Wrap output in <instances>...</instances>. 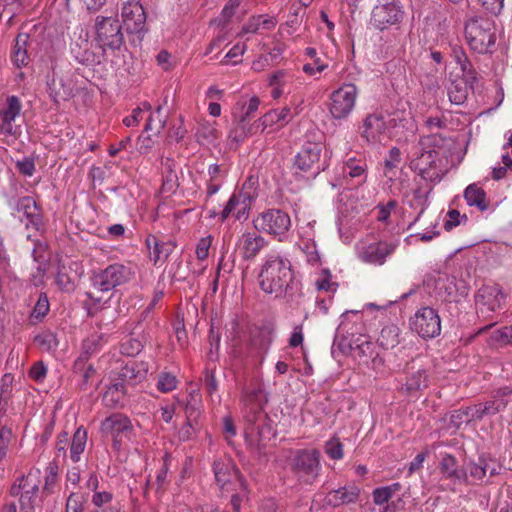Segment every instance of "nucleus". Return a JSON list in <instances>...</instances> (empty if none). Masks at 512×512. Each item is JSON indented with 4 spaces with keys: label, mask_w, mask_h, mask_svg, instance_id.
I'll return each instance as SVG.
<instances>
[{
    "label": "nucleus",
    "mask_w": 512,
    "mask_h": 512,
    "mask_svg": "<svg viewBox=\"0 0 512 512\" xmlns=\"http://www.w3.org/2000/svg\"><path fill=\"white\" fill-rule=\"evenodd\" d=\"M258 278L260 288L277 298L292 280V271L281 257L270 256L264 261Z\"/></svg>",
    "instance_id": "f257e3e1"
},
{
    "label": "nucleus",
    "mask_w": 512,
    "mask_h": 512,
    "mask_svg": "<svg viewBox=\"0 0 512 512\" xmlns=\"http://www.w3.org/2000/svg\"><path fill=\"white\" fill-rule=\"evenodd\" d=\"M464 35L469 47L479 54L491 53L497 39L494 22L481 16L466 21Z\"/></svg>",
    "instance_id": "f03ea898"
},
{
    "label": "nucleus",
    "mask_w": 512,
    "mask_h": 512,
    "mask_svg": "<svg viewBox=\"0 0 512 512\" xmlns=\"http://www.w3.org/2000/svg\"><path fill=\"white\" fill-rule=\"evenodd\" d=\"M134 277L135 271L130 264L113 263L93 274L92 285L101 292H109L127 284Z\"/></svg>",
    "instance_id": "7ed1b4c3"
},
{
    "label": "nucleus",
    "mask_w": 512,
    "mask_h": 512,
    "mask_svg": "<svg viewBox=\"0 0 512 512\" xmlns=\"http://www.w3.org/2000/svg\"><path fill=\"white\" fill-rule=\"evenodd\" d=\"M359 89L354 83H343L329 96L328 111L333 120L347 119L355 109Z\"/></svg>",
    "instance_id": "20e7f679"
},
{
    "label": "nucleus",
    "mask_w": 512,
    "mask_h": 512,
    "mask_svg": "<svg viewBox=\"0 0 512 512\" xmlns=\"http://www.w3.org/2000/svg\"><path fill=\"white\" fill-rule=\"evenodd\" d=\"M215 482L220 491L224 493L247 490V484L240 475L235 463L227 457L218 458L213 462Z\"/></svg>",
    "instance_id": "39448f33"
},
{
    "label": "nucleus",
    "mask_w": 512,
    "mask_h": 512,
    "mask_svg": "<svg viewBox=\"0 0 512 512\" xmlns=\"http://www.w3.org/2000/svg\"><path fill=\"white\" fill-rule=\"evenodd\" d=\"M96 41L100 48L118 50L124 43L120 21L116 17L97 16L95 19Z\"/></svg>",
    "instance_id": "423d86ee"
},
{
    "label": "nucleus",
    "mask_w": 512,
    "mask_h": 512,
    "mask_svg": "<svg viewBox=\"0 0 512 512\" xmlns=\"http://www.w3.org/2000/svg\"><path fill=\"white\" fill-rule=\"evenodd\" d=\"M253 177H249L238 193H234L222 211V221L226 220L231 213L236 219L245 221L249 217V211L254 201L256 188L253 187Z\"/></svg>",
    "instance_id": "0eeeda50"
},
{
    "label": "nucleus",
    "mask_w": 512,
    "mask_h": 512,
    "mask_svg": "<svg viewBox=\"0 0 512 512\" xmlns=\"http://www.w3.org/2000/svg\"><path fill=\"white\" fill-rule=\"evenodd\" d=\"M400 241L398 239L379 240L372 243L357 245V257L364 263L382 266L394 254Z\"/></svg>",
    "instance_id": "6e6552de"
},
{
    "label": "nucleus",
    "mask_w": 512,
    "mask_h": 512,
    "mask_svg": "<svg viewBox=\"0 0 512 512\" xmlns=\"http://www.w3.org/2000/svg\"><path fill=\"white\" fill-rule=\"evenodd\" d=\"M320 454L317 450H300L292 462V469L298 481L305 485H312L320 471Z\"/></svg>",
    "instance_id": "1a4fd4ad"
},
{
    "label": "nucleus",
    "mask_w": 512,
    "mask_h": 512,
    "mask_svg": "<svg viewBox=\"0 0 512 512\" xmlns=\"http://www.w3.org/2000/svg\"><path fill=\"white\" fill-rule=\"evenodd\" d=\"M410 328L423 339H432L441 333V319L432 307L418 309L410 318Z\"/></svg>",
    "instance_id": "9d476101"
},
{
    "label": "nucleus",
    "mask_w": 512,
    "mask_h": 512,
    "mask_svg": "<svg viewBox=\"0 0 512 512\" xmlns=\"http://www.w3.org/2000/svg\"><path fill=\"white\" fill-rule=\"evenodd\" d=\"M404 11L396 0H378L372 10L370 24L378 30L387 29L402 21Z\"/></svg>",
    "instance_id": "9b49d317"
},
{
    "label": "nucleus",
    "mask_w": 512,
    "mask_h": 512,
    "mask_svg": "<svg viewBox=\"0 0 512 512\" xmlns=\"http://www.w3.org/2000/svg\"><path fill=\"white\" fill-rule=\"evenodd\" d=\"M410 162L412 170L417 172L423 179L429 181H439L441 179V169L439 168L438 152L430 150H419L415 146V152Z\"/></svg>",
    "instance_id": "f8f14e48"
},
{
    "label": "nucleus",
    "mask_w": 512,
    "mask_h": 512,
    "mask_svg": "<svg viewBox=\"0 0 512 512\" xmlns=\"http://www.w3.org/2000/svg\"><path fill=\"white\" fill-rule=\"evenodd\" d=\"M405 374V382L401 386L402 393L414 395L429 386L430 376L428 369L417 361L407 364Z\"/></svg>",
    "instance_id": "ddd939ff"
},
{
    "label": "nucleus",
    "mask_w": 512,
    "mask_h": 512,
    "mask_svg": "<svg viewBox=\"0 0 512 512\" xmlns=\"http://www.w3.org/2000/svg\"><path fill=\"white\" fill-rule=\"evenodd\" d=\"M121 15L131 33L146 30V14L140 0H123Z\"/></svg>",
    "instance_id": "4468645a"
},
{
    "label": "nucleus",
    "mask_w": 512,
    "mask_h": 512,
    "mask_svg": "<svg viewBox=\"0 0 512 512\" xmlns=\"http://www.w3.org/2000/svg\"><path fill=\"white\" fill-rule=\"evenodd\" d=\"M504 299L502 288L498 284L483 285L476 294L478 311L484 315L486 312H494L501 307Z\"/></svg>",
    "instance_id": "2eb2a0df"
},
{
    "label": "nucleus",
    "mask_w": 512,
    "mask_h": 512,
    "mask_svg": "<svg viewBox=\"0 0 512 512\" xmlns=\"http://www.w3.org/2000/svg\"><path fill=\"white\" fill-rule=\"evenodd\" d=\"M321 150L319 143L308 142L304 144L296 156L295 166L301 171L311 172L314 175L318 174Z\"/></svg>",
    "instance_id": "dca6fc26"
},
{
    "label": "nucleus",
    "mask_w": 512,
    "mask_h": 512,
    "mask_svg": "<svg viewBox=\"0 0 512 512\" xmlns=\"http://www.w3.org/2000/svg\"><path fill=\"white\" fill-rule=\"evenodd\" d=\"M21 102L17 96H9L5 107L0 110V133L9 136H16L18 127L14 125L15 119L20 115Z\"/></svg>",
    "instance_id": "f3484780"
},
{
    "label": "nucleus",
    "mask_w": 512,
    "mask_h": 512,
    "mask_svg": "<svg viewBox=\"0 0 512 512\" xmlns=\"http://www.w3.org/2000/svg\"><path fill=\"white\" fill-rule=\"evenodd\" d=\"M256 113V96H253L248 105L243 104L240 108V111H236L234 113L235 118L237 119V127L235 129V139L240 141L247 134H253L254 124L256 120L254 119Z\"/></svg>",
    "instance_id": "a211bd4d"
},
{
    "label": "nucleus",
    "mask_w": 512,
    "mask_h": 512,
    "mask_svg": "<svg viewBox=\"0 0 512 512\" xmlns=\"http://www.w3.org/2000/svg\"><path fill=\"white\" fill-rule=\"evenodd\" d=\"M290 224L289 215L281 210L272 209L262 215V229L275 236L287 232Z\"/></svg>",
    "instance_id": "6ab92c4d"
},
{
    "label": "nucleus",
    "mask_w": 512,
    "mask_h": 512,
    "mask_svg": "<svg viewBox=\"0 0 512 512\" xmlns=\"http://www.w3.org/2000/svg\"><path fill=\"white\" fill-rule=\"evenodd\" d=\"M386 121L382 113H371L363 121L362 137L370 143L381 142L386 131Z\"/></svg>",
    "instance_id": "aec40b11"
},
{
    "label": "nucleus",
    "mask_w": 512,
    "mask_h": 512,
    "mask_svg": "<svg viewBox=\"0 0 512 512\" xmlns=\"http://www.w3.org/2000/svg\"><path fill=\"white\" fill-rule=\"evenodd\" d=\"M242 414L245 421L249 424L244 431L246 441L249 444L253 442L254 424L256 422V391L248 389L241 398Z\"/></svg>",
    "instance_id": "412c9836"
},
{
    "label": "nucleus",
    "mask_w": 512,
    "mask_h": 512,
    "mask_svg": "<svg viewBox=\"0 0 512 512\" xmlns=\"http://www.w3.org/2000/svg\"><path fill=\"white\" fill-rule=\"evenodd\" d=\"M368 165L364 157H349L341 167V174L345 180H357V184H363L367 178Z\"/></svg>",
    "instance_id": "4be33fe9"
},
{
    "label": "nucleus",
    "mask_w": 512,
    "mask_h": 512,
    "mask_svg": "<svg viewBox=\"0 0 512 512\" xmlns=\"http://www.w3.org/2000/svg\"><path fill=\"white\" fill-rule=\"evenodd\" d=\"M133 425L131 420L122 413H113L106 417L100 425V431L103 434L111 435L114 438L120 434L131 432Z\"/></svg>",
    "instance_id": "5701e85b"
},
{
    "label": "nucleus",
    "mask_w": 512,
    "mask_h": 512,
    "mask_svg": "<svg viewBox=\"0 0 512 512\" xmlns=\"http://www.w3.org/2000/svg\"><path fill=\"white\" fill-rule=\"evenodd\" d=\"M239 252L248 264L243 269V279L247 281L248 278H252L254 274V268L250 266L256 256V236L253 233H245L242 235L239 241Z\"/></svg>",
    "instance_id": "b1692460"
},
{
    "label": "nucleus",
    "mask_w": 512,
    "mask_h": 512,
    "mask_svg": "<svg viewBox=\"0 0 512 512\" xmlns=\"http://www.w3.org/2000/svg\"><path fill=\"white\" fill-rule=\"evenodd\" d=\"M18 212H22L27 219L26 226L40 230L42 226V215L36 201L29 196L22 197L17 202Z\"/></svg>",
    "instance_id": "393cba45"
},
{
    "label": "nucleus",
    "mask_w": 512,
    "mask_h": 512,
    "mask_svg": "<svg viewBox=\"0 0 512 512\" xmlns=\"http://www.w3.org/2000/svg\"><path fill=\"white\" fill-rule=\"evenodd\" d=\"M147 248L150 251V258L154 264L164 262L174 251L176 244L171 241H162L154 235H149L146 239Z\"/></svg>",
    "instance_id": "a878e982"
},
{
    "label": "nucleus",
    "mask_w": 512,
    "mask_h": 512,
    "mask_svg": "<svg viewBox=\"0 0 512 512\" xmlns=\"http://www.w3.org/2000/svg\"><path fill=\"white\" fill-rule=\"evenodd\" d=\"M360 489L356 486L341 487L330 491L325 497V503L331 507L354 503L358 500Z\"/></svg>",
    "instance_id": "bb28decb"
},
{
    "label": "nucleus",
    "mask_w": 512,
    "mask_h": 512,
    "mask_svg": "<svg viewBox=\"0 0 512 512\" xmlns=\"http://www.w3.org/2000/svg\"><path fill=\"white\" fill-rule=\"evenodd\" d=\"M512 402V387H501L493 392L492 399L484 402L490 416L503 411Z\"/></svg>",
    "instance_id": "cd10ccee"
},
{
    "label": "nucleus",
    "mask_w": 512,
    "mask_h": 512,
    "mask_svg": "<svg viewBox=\"0 0 512 512\" xmlns=\"http://www.w3.org/2000/svg\"><path fill=\"white\" fill-rule=\"evenodd\" d=\"M39 490V481L32 474L28 473L26 476H21L11 486L10 495L17 497L18 495H35L37 496Z\"/></svg>",
    "instance_id": "c85d7f7f"
},
{
    "label": "nucleus",
    "mask_w": 512,
    "mask_h": 512,
    "mask_svg": "<svg viewBox=\"0 0 512 512\" xmlns=\"http://www.w3.org/2000/svg\"><path fill=\"white\" fill-rule=\"evenodd\" d=\"M29 42V35L27 33H19L15 39L11 59L17 67L27 66L29 63V56L27 46Z\"/></svg>",
    "instance_id": "c756f323"
},
{
    "label": "nucleus",
    "mask_w": 512,
    "mask_h": 512,
    "mask_svg": "<svg viewBox=\"0 0 512 512\" xmlns=\"http://www.w3.org/2000/svg\"><path fill=\"white\" fill-rule=\"evenodd\" d=\"M143 363L138 364L130 361L123 366L119 372L120 379L127 384H135L146 377L147 369L142 367Z\"/></svg>",
    "instance_id": "7c9ffc66"
},
{
    "label": "nucleus",
    "mask_w": 512,
    "mask_h": 512,
    "mask_svg": "<svg viewBox=\"0 0 512 512\" xmlns=\"http://www.w3.org/2000/svg\"><path fill=\"white\" fill-rule=\"evenodd\" d=\"M464 198L469 206H475L480 211H485L489 207L485 191L477 184H470L466 187Z\"/></svg>",
    "instance_id": "2f4dec72"
},
{
    "label": "nucleus",
    "mask_w": 512,
    "mask_h": 512,
    "mask_svg": "<svg viewBox=\"0 0 512 512\" xmlns=\"http://www.w3.org/2000/svg\"><path fill=\"white\" fill-rule=\"evenodd\" d=\"M48 92L54 102L67 100L71 94L72 89L66 85L62 78L53 73L51 79L47 82Z\"/></svg>",
    "instance_id": "473e14b6"
},
{
    "label": "nucleus",
    "mask_w": 512,
    "mask_h": 512,
    "mask_svg": "<svg viewBox=\"0 0 512 512\" xmlns=\"http://www.w3.org/2000/svg\"><path fill=\"white\" fill-rule=\"evenodd\" d=\"M453 55L457 64L460 66L466 82L470 84L475 83L477 81V73L469 61L466 53L461 48L456 47L453 49Z\"/></svg>",
    "instance_id": "72a5a7b5"
},
{
    "label": "nucleus",
    "mask_w": 512,
    "mask_h": 512,
    "mask_svg": "<svg viewBox=\"0 0 512 512\" xmlns=\"http://www.w3.org/2000/svg\"><path fill=\"white\" fill-rule=\"evenodd\" d=\"M291 77L285 71L279 70L272 73L268 79V86L271 88V95L274 99H278L284 93V86L290 81Z\"/></svg>",
    "instance_id": "f704fd0d"
},
{
    "label": "nucleus",
    "mask_w": 512,
    "mask_h": 512,
    "mask_svg": "<svg viewBox=\"0 0 512 512\" xmlns=\"http://www.w3.org/2000/svg\"><path fill=\"white\" fill-rule=\"evenodd\" d=\"M399 336L400 328L397 325H387L382 328L378 342L384 349H392L399 344Z\"/></svg>",
    "instance_id": "c9c22d12"
},
{
    "label": "nucleus",
    "mask_w": 512,
    "mask_h": 512,
    "mask_svg": "<svg viewBox=\"0 0 512 512\" xmlns=\"http://www.w3.org/2000/svg\"><path fill=\"white\" fill-rule=\"evenodd\" d=\"M86 442L87 431L83 427H79L73 435L70 447V458L73 462L80 460V456L85 450Z\"/></svg>",
    "instance_id": "e433bc0d"
},
{
    "label": "nucleus",
    "mask_w": 512,
    "mask_h": 512,
    "mask_svg": "<svg viewBox=\"0 0 512 512\" xmlns=\"http://www.w3.org/2000/svg\"><path fill=\"white\" fill-rule=\"evenodd\" d=\"M81 43L84 45V47L78 43H75V47H71V52L74 58L83 65H92L98 63L95 53L88 48V41L82 40Z\"/></svg>",
    "instance_id": "4c0bfd02"
},
{
    "label": "nucleus",
    "mask_w": 512,
    "mask_h": 512,
    "mask_svg": "<svg viewBox=\"0 0 512 512\" xmlns=\"http://www.w3.org/2000/svg\"><path fill=\"white\" fill-rule=\"evenodd\" d=\"M34 341L42 351L48 353L55 352L59 345V340L56 334L51 331H44L38 334Z\"/></svg>",
    "instance_id": "58836bf2"
},
{
    "label": "nucleus",
    "mask_w": 512,
    "mask_h": 512,
    "mask_svg": "<svg viewBox=\"0 0 512 512\" xmlns=\"http://www.w3.org/2000/svg\"><path fill=\"white\" fill-rule=\"evenodd\" d=\"M441 472L447 478H450V479H456L459 481L466 479V473L461 469H457L456 460L452 456H446L442 459Z\"/></svg>",
    "instance_id": "ea45409f"
},
{
    "label": "nucleus",
    "mask_w": 512,
    "mask_h": 512,
    "mask_svg": "<svg viewBox=\"0 0 512 512\" xmlns=\"http://www.w3.org/2000/svg\"><path fill=\"white\" fill-rule=\"evenodd\" d=\"M184 410L188 422H197L201 414V399L198 394L195 392L189 394V399L184 405Z\"/></svg>",
    "instance_id": "a19ab883"
},
{
    "label": "nucleus",
    "mask_w": 512,
    "mask_h": 512,
    "mask_svg": "<svg viewBox=\"0 0 512 512\" xmlns=\"http://www.w3.org/2000/svg\"><path fill=\"white\" fill-rule=\"evenodd\" d=\"M400 489V483H393L389 486L376 488L372 493L373 501L377 505L386 504Z\"/></svg>",
    "instance_id": "79ce46f5"
},
{
    "label": "nucleus",
    "mask_w": 512,
    "mask_h": 512,
    "mask_svg": "<svg viewBox=\"0 0 512 512\" xmlns=\"http://www.w3.org/2000/svg\"><path fill=\"white\" fill-rule=\"evenodd\" d=\"M444 142L445 138L441 134L431 133L421 137L416 147H418L419 150L437 151V148H441Z\"/></svg>",
    "instance_id": "37998d69"
},
{
    "label": "nucleus",
    "mask_w": 512,
    "mask_h": 512,
    "mask_svg": "<svg viewBox=\"0 0 512 512\" xmlns=\"http://www.w3.org/2000/svg\"><path fill=\"white\" fill-rule=\"evenodd\" d=\"M85 496L72 492L66 501L65 512H84Z\"/></svg>",
    "instance_id": "c03bdc74"
},
{
    "label": "nucleus",
    "mask_w": 512,
    "mask_h": 512,
    "mask_svg": "<svg viewBox=\"0 0 512 512\" xmlns=\"http://www.w3.org/2000/svg\"><path fill=\"white\" fill-rule=\"evenodd\" d=\"M177 378L171 374L162 372L158 376L157 388L163 393L170 392L177 387Z\"/></svg>",
    "instance_id": "a18cd8bd"
},
{
    "label": "nucleus",
    "mask_w": 512,
    "mask_h": 512,
    "mask_svg": "<svg viewBox=\"0 0 512 512\" xmlns=\"http://www.w3.org/2000/svg\"><path fill=\"white\" fill-rule=\"evenodd\" d=\"M125 383L121 380L112 384L106 391L104 399L114 404L118 403L125 395Z\"/></svg>",
    "instance_id": "49530a36"
},
{
    "label": "nucleus",
    "mask_w": 512,
    "mask_h": 512,
    "mask_svg": "<svg viewBox=\"0 0 512 512\" xmlns=\"http://www.w3.org/2000/svg\"><path fill=\"white\" fill-rule=\"evenodd\" d=\"M179 186L177 173L163 174V182L161 186V192L166 196L172 195L176 192Z\"/></svg>",
    "instance_id": "de8ad7c7"
},
{
    "label": "nucleus",
    "mask_w": 512,
    "mask_h": 512,
    "mask_svg": "<svg viewBox=\"0 0 512 512\" xmlns=\"http://www.w3.org/2000/svg\"><path fill=\"white\" fill-rule=\"evenodd\" d=\"M326 454L333 460L343 457V445L338 438L330 439L325 445Z\"/></svg>",
    "instance_id": "09e8293b"
},
{
    "label": "nucleus",
    "mask_w": 512,
    "mask_h": 512,
    "mask_svg": "<svg viewBox=\"0 0 512 512\" xmlns=\"http://www.w3.org/2000/svg\"><path fill=\"white\" fill-rule=\"evenodd\" d=\"M469 411L467 407L454 410L450 414V424L456 428H459L462 424L470 423Z\"/></svg>",
    "instance_id": "8fccbe9b"
},
{
    "label": "nucleus",
    "mask_w": 512,
    "mask_h": 512,
    "mask_svg": "<svg viewBox=\"0 0 512 512\" xmlns=\"http://www.w3.org/2000/svg\"><path fill=\"white\" fill-rule=\"evenodd\" d=\"M488 467L489 463L487 460L480 458L478 463L469 465V473L473 478L482 480L487 474Z\"/></svg>",
    "instance_id": "3c124183"
},
{
    "label": "nucleus",
    "mask_w": 512,
    "mask_h": 512,
    "mask_svg": "<svg viewBox=\"0 0 512 512\" xmlns=\"http://www.w3.org/2000/svg\"><path fill=\"white\" fill-rule=\"evenodd\" d=\"M274 333V323L271 321H268L263 325L261 328L260 333H258V347L261 346H268L272 341V336Z\"/></svg>",
    "instance_id": "603ef678"
},
{
    "label": "nucleus",
    "mask_w": 512,
    "mask_h": 512,
    "mask_svg": "<svg viewBox=\"0 0 512 512\" xmlns=\"http://www.w3.org/2000/svg\"><path fill=\"white\" fill-rule=\"evenodd\" d=\"M491 339L493 342L500 345L512 344V329L510 327H504L496 330L493 332Z\"/></svg>",
    "instance_id": "864d4df0"
},
{
    "label": "nucleus",
    "mask_w": 512,
    "mask_h": 512,
    "mask_svg": "<svg viewBox=\"0 0 512 512\" xmlns=\"http://www.w3.org/2000/svg\"><path fill=\"white\" fill-rule=\"evenodd\" d=\"M56 284L65 292H72L75 289L74 281L63 270H59L56 275Z\"/></svg>",
    "instance_id": "5fc2aeb1"
},
{
    "label": "nucleus",
    "mask_w": 512,
    "mask_h": 512,
    "mask_svg": "<svg viewBox=\"0 0 512 512\" xmlns=\"http://www.w3.org/2000/svg\"><path fill=\"white\" fill-rule=\"evenodd\" d=\"M315 285L318 290L324 291H335L337 286L331 281V274L327 270L322 271Z\"/></svg>",
    "instance_id": "6e6d98bb"
},
{
    "label": "nucleus",
    "mask_w": 512,
    "mask_h": 512,
    "mask_svg": "<svg viewBox=\"0 0 512 512\" xmlns=\"http://www.w3.org/2000/svg\"><path fill=\"white\" fill-rule=\"evenodd\" d=\"M212 244V236L201 238L196 246V256L200 261L205 260L209 255V248Z\"/></svg>",
    "instance_id": "4d7b16f0"
},
{
    "label": "nucleus",
    "mask_w": 512,
    "mask_h": 512,
    "mask_svg": "<svg viewBox=\"0 0 512 512\" xmlns=\"http://www.w3.org/2000/svg\"><path fill=\"white\" fill-rule=\"evenodd\" d=\"M448 96L451 103L460 105L464 103L467 98V91L465 88H459L458 85H454L449 88Z\"/></svg>",
    "instance_id": "13d9d810"
},
{
    "label": "nucleus",
    "mask_w": 512,
    "mask_h": 512,
    "mask_svg": "<svg viewBox=\"0 0 512 512\" xmlns=\"http://www.w3.org/2000/svg\"><path fill=\"white\" fill-rule=\"evenodd\" d=\"M469 411L470 421L473 420H482L485 416H490L487 407H485L484 403H478L474 406L467 407Z\"/></svg>",
    "instance_id": "bf43d9fd"
},
{
    "label": "nucleus",
    "mask_w": 512,
    "mask_h": 512,
    "mask_svg": "<svg viewBox=\"0 0 512 512\" xmlns=\"http://www.w3.org/2000/svg\"><path fill=\"white\" fill-rule=\"evenodd\" d=\"M482 7L493 15H498L503 7L504 0H478Z\"/></svg>",
    "instance_id": "052dcab7"
},
{
    "label": "nucleus",
    "mask_w": 512,
    "mask_h": 512,
    "mask_svg": "<svg viewBox=\"0 0 512 512\" xmlns=\"http://www.w3.org/2000/svg\"><path fill=\"white\" fill-rule=\"evenodd\" d=\"M447 217H448V219L444 222V228L447 231H450L451 229H453L454 227L459 225L461 222L460 221L461 218L464 220L467 219L466 215L461 216L460 212L455 209L450 210L447 213Z\"/></svg>",
    "instance_id": "680f3d73"
},
{
    "label": "nucleus",
    "mask_w": 512,
    "mask_h": 512,
    "mask_svg": "<svg viewBox=\"0 0 512 512\" xmlns=\"http://www.w3.org/2000/svg\"><path fill=\"white\" fill-rule=\"evenodd\" d=\"M20 512H35L34 503L36 500L35 495H18Z\"/></svg>",
    "instance_id": "e2e57ef3"
},
{
    "label": "nucleus",
    "mask_w": 512,
    "mask_h": 512,
    "mask_svg": "<svg viewBox=\"0 0 512 512\" xmlns=\"http://www.w3.org/2000/svg\"><path fill=\"white\" fill-rule=\"evenodd\" d=\"M196 426L197 422H188V420H186L185 424L178 431L179 439L181 441L190 440L196 430Z\"/></svg>",
    "instance_id": "0e129e2a"
},
{
    "label": "nucleus",
    "mask_w": 512,
    "mask_h": 512,
    "mask_svg": "<svg viewBox=\"0 0 512 512\" xmlns=\"http://www.w3.org/2000/svg\"><path fill=\"white\" fill-rule=\"evenodd\" d=\"M48 311H49V303H48L47 298L40 297L33 309L32 317H34L36 319H40V318L44 317L48 313Z\"/></svg>",
    "instance_id": "69168bd1"
},
{
    "label": "nucleus",
    "mask_w": 512,
    "mask_h": 512,
    "mask_svg": "<svg viewBox=\"0 0 512 512\" xmlns=\"http://www.w3.org/2000/svg\"><path fill=\"white\" fill-rule=\"evenodd\" d=\"M16 166L20 173L25 176H32L35 172V164L31 158H24L21 161H17Z\"/></svg>",
    "instance_id": "338daca9"
},
{
    "label": "nucleus",
    "mask_w": 512,
    "mask_h": 512,
    "mask_svg": "<svg viewBox=\"0 0 512 512\" xmlns=\"http://www.w3.org/2000/svg\"><path fill=\"white\" fill-rule=\"evenodd\" d=\"M327 68V64L321 61L320 58L314 59L313 63H308L303 66V71L308 75H314L316 72L321 73Z\"/></svg>",
    "instance_id": "774afa93"
}]
</instances>
